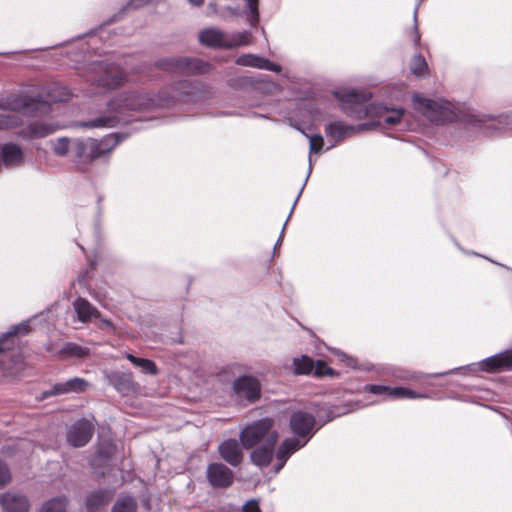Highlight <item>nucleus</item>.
I'll use <instances>...</instances> for the list:
<instances>
[{"mask_svg": "<svg viewBox=\"0 0 512 512\" xmlns=\"http://www.w3.org/2000/svg\"><path fill=\"white\" fill-rule=\"evenodd\" d=\"M89 387L90 384L87 380L80 377H74L64 382L55 383L51 389L43 391L39 398L44 400L57 395L82 393L85 392Z\"/></svg>", "mask_w": 512, "mask_h": 512, "instance_id": "2eb2a0df", "label": "nucleus"}, {"mask_svg": "<svg viewBox=\"0 0 512 512\" xmlns=\"http://www.w3.org/2000/svg\"><path fill=\"white\" fill-rule=\"evenodd\" d=\"M251 42V33L249 31L234 32L227 34V49L247 46Z\"/></svg>", "mask_w": 512, "mask_h": 512, "instance_id": "cd10ccee", "label": "nucleus"}, {"mask_svg": "<svg viewBox=\"0 0 512 512\" xmlns=\"http://www.w3.org/2000/svg\"><path fill=\"white\" fill-rule=\"evenodd\" d=\"M335 95L339 99L343 110L351 116H358L361 113L368 116H377L379 123L393 126L401 121L404 114L403 109H390L380 104H370L367 106L366 102L370 95L357 90L336 92Z\"/></svg>", "mask_w": 512, "mask_h": 512, "instance_id": "20e7f679", "label": "nucleus"}, {"mask_svg": "<svg viewBox=\"0 0 512 512\" xmlns=\"http://www.w3.org/2000/svg\"><path fill=\"white\" fill-rule=\"evenodd\" d=\"M199 41L207 47L227 49V33L216 27L203 29Z\"/></svg>", "mask_w": 512, "mask_h": 512, "instance_id": "4be33fe9", "label": "nucleus"}, {"mask_svg": "<svg viewBox=\"0 0 512 512\" xmlns=\"http://www.w3.org/2000/svg\"><path fill=\"white\" fill-rule=\"evenodd\" d=\"M30 331L29 321H23L11 327L9 331L0 337V367L10 376H15L23 368V359L20 353H12L8 359L6 352L12 350L18 334H28Z\"/></svg>", "mask_w": 512, "mask_h": 512, "instance_id": "6e6552de", "label": "nucleus"}, {"mask_svg": "<svg viewBox=\"0 0 512 512\" xmlns=\"http://www.w3.org/2000/svg\"><path fill=\"white\" fill-rule=\"evenodd\" d=\"M249 11L247 19L252 27L259 22V0H244Z\"/></svg>", "mask_w": 512, "mask_h": 512, "instance_id": "f704fd0d", "label": "nucleus"}, {"mask_svg": "<svg viewBox=\"0 0 512 512\" xmlns=\"http://www.w3.org/2000/svg\"><path fill=\"white\" fill-rule=\"evenodd\" d=\"M206 478L213 488H228L234 482V472L225 464L214 462L208 465Z\"/></svg>", "mask_w": 512, "mask_h": 512, "instance_id": "4468645a", "label": "nucleus"}, {"mask_svg": "<svg viewBox=\"0 0 512 512\" xmlns=\"http://www.w3.org/2000/svg\"><path fill=\"white\" fill-rule=\"evenodd\" d=\"M235 398L246 401L249 404L255 403L261 397V384L259 380L251 375H242L236 378L232 384Z\"/></svg>", "mask_w": 512, "mask_h": 512, "instance_id": "9b49d317", "label": "nucleus"}, {"mask_svg": "<svg viewBox=\"0 0 512 512\" xmlns=\"http://www.w3.org/2000/svg\"><path fill=\"white\" fill-rule=\"evenodd\" d=\"M417 12H418V6H416L415 10H414V28H413V41H414V44L415 46H418L419 43H420V32L418 30V26H417Z\"/></svg>", "mask_w": 512, "mask_h": 512, "instance_id": "c03bdc74", "label": "nucleus"}, {"mask_svg": "<svg viewBox=\"0 0 512 512\" xmlns=\"http://www.w3.org/2000/svg\"><path fill=\"white\" fill-rule=\"evenodd\" d=\"M127 359L135 366L141 368L145 373L156 375L158 372L156 364L149 359L139 358L132 354L127 355Z\"/></svg>", "mask_w": 512, "mask_h": 512, "instance_id": "2f4dec72", "label": "nucleus"}, {"mask_svg": "<svg viewBox=\"0 0 512 512\" xmlns=\"http://www.w3.org/2000/svg\"><path fill=\"white\" fill-rule=\"evenodd\" d=\"M479 368L489 373L512 369V348L482 360Z\"/></svg>", "mask_w": 512, "mask_h": 512, "instance_id": "a211bd4d", "label": "nucleus"}, {"mask_svg": "<svg viewBox=\"0 0 512 512\" xmlns=\"http://www.w3.org/2000/svg\"><path fill=\"white\" fill-rule=\"evenodd\" d=\"M260 56L254 54H242L240 55L235 63L240 66L258 68Z\"/></svg>", "mask_w": 512, "mask_h": 512, "instance_id": "4c0bfd02", "label": "nucleus"}, {"mask_svg": "<svg viewBox=\"0 0 512 512\" xmlns=\"http://www.w3.org/2000/svg\"><path fill=\"white\" fill-rule=\"evenodd\" d=\"M364 390L374 394L381 396L384 400L386 399H417V398H427L428 395L426 393H417L411 389L404 387H390L386 385H378V384H369L364 387Z\"/></svg>", "mask_w": 512, "mask_h": 512, "instance_id": "ddd939ff", "label": "nucleus"}, {"mask_svg": "<svg viewBox=\"0 0 512 512\" xmlns=\"http://www.w3.org/2000/svg\"><path fill=\"white\" fill-rule=\"evenodd\" d=\"M104 327L108 328V329H111V330H114L113 323L109 319H106V318L100 319L99 328L103 329Z\"/></svg>", "mask_w": 512, "mask_h": 512, "instance_id": "de8ad7c7", "label": "nucleus"}, {"mask_svg": "<svg viewBox=\"0 0 512 512\" xmlns=\"http://www.w3.org/2000/svg\"><path fill=\"white\" fill-rule=\"evenodd\" d=\"M313 374L316 377H334L337 375V372L329 367L325 361L317 360L314 365Z\"/></svg>", "mask_w": 512, "mask_h": 512, "instance_id": "c9c22d12", "label": "nucleus"}, {"mask_svg": "<svg viewBox=\"0 0 512 512\" xmlns=\"http://www.w3.org/2000/svg\"><path fill=\"white\" fill-rule=\"evenodd\" d=\"M371 124L362 123L358 125L346 124L343 121H333L326 125L325 134L333 141L327 149L335 147L346 138L352 137L360 132L370 129Z\"/></svg>", "mask_w": 512, "mask_h": 512, "instance_id": "f8f14e48", "label": "nucleus"}, {"mask_svg": "<svg viewBox=\"0 0 512 512\" xmlns=\"http://www.w3.org/2000/svg\"><path fill=\"white\" fill-rule=\"evenodd\" d=\"M347 412H348V410H347V409H344V408H342L341 410H340V409H337V411H334L333 409H330V410H329V415H328V418H327L326 422H329V421L333 420V419H334V418H336V417H339V416H341V415H344V414H346Z\"/></svg>", "mask_w": 512, "mask_h": 512, "instance_id": "49530a36", "label": "nucleus"}, {"mask_svg": "<svg viewBox=\"0 0 512 512\" xmlns=\"http://www.w3.org/2000/svg\"><path fill=\"white\" fill-rule=\"evenodd\" d=\"M258 69L280 73L282 67L279 64L270 61L269 59L260 57Z\"/></svg>", "mask_w": 512, "mask_h": 512, "instance_id": "ea45409f", "label": "nucleus"}, {"mask_svg": "<svg viewBox=\"0 0 512 512\" xmlns=\"http://www.w3.org/2000/svg\"><path fill=\"white\" fill-rule=\"evenodd\" d=\"M242 512H261L259 501L250 499L242 505Z\"/></svg>", "mask_w": 512, "mask_h": 512, "instance_id": "37998d69", "label": "nucleus"}, {"mask_svg": "<svg viewBox=\"0 0 512 512\" xmlns=\"http://www.w3.org/2000/svg\"><path fill=\"white\" fill-rule=\"evenodd\" d=\"M137 501L131 496L119 497L114 503L111 512H137Z\"/></svg>", "mask_w": 512, "mask_h": 512, "instance_id": "7c9ffc66", "label": "nucleus"}, {"mask_svg": "<svg viewBox=\"0 0 512 512\" xmlns=\"http://www.w3.org/2000/svg\"><path fill=\"white\" fill-rule=\"evenodd\" d=\"M60 129V126L48 121H33L24 127L19 135L24 139L44 138Z\"/></svg>", "mask_w": 512, "mask_h": 512, "instance_id": "6ab92c4d", "label": "nucleus"}, {"mask_svg": "<svg viewBox=\"0 0 512 512\" xmlns=\"http://www.w3.org/2000/svg\"><path fill=\"white\" fill-rule=\"evenodd\" d=\"M93 433L94 427L91 422L86 419H79L70 426L66 438L72 446L82 447L90 441Z\"/></svg>", "mask_w": 512, "mask_h": 512, "instance_id": "dca6fc26", "label": "nucleus"}, {"mask_svg": "<svg viewBox=\"0 0 512 512\" xmlns=\"http://www.w3.org/2000/svg\"><path fill=\"white\" fill-rule=\"evenodd\" d=\"M72 141L73 139L71 140L67 137L58 138L53 143L54 154L63 157L70 153V157L72 158Z\"/></svg>", "mask_w": 512, "mask_h": 512, "instance_id": "473e14b6", "label": "nucleus"}, {"mask_svg": "<svg viewBox=\"0 0 512 512\" xmlns=\"http://www.w3.org/2000/svg\"><path fill=\"white\" fill-rule=\"evenodd\" d=\"M188 2L193 6L200 7L203 5L204 0H188Z\"/></svg>", "mask_w": 512, "mask_h": 512, "instance_id": "8fccbe9b", "label": "nucleus"}, {"mask_svg": "<svg viewBox=\"0 0 512 512\" xmlns=\"http://www.w3.org/2000/svg\"><path fill=\"white\" fill-rule=\"evenodd\" d=\"M285 226H286V223L284 224V226H283V228H282V232H281V234H280V236H279V238H278V240H277V242H276V244H275L274 249H276V247H277L278 245H280V243H281V241H282L283 234H284V230H285Z\"/></svg>", "mask_w": 512, "mask_h": 512, "instance_id": "603ef678", "label": "nucleus"}, {"mask_svg": "<svg viewBox=\"0 0 512 512\" xmlns=\"http://www.w3.org/2000/svg\"><path fill=\"white\" fill-rule=\"evenodd\" d=\"M155 66L161 70L181 74H202L209 71L210 65L197 58L170 57L156 61Z\"/></svg>", "mask_w": 512, "mask_h": 512, "instance_id": "1a4fd4ad", "label": "nucleus"}, {"mask_svg": "<svg viewBox=\"0 0 512 512\" xmlns=\"http://www.w3.org/2000/svg\"><path fill=\"white\" fill-rule=\"evenodd\" d=\"M311 171H312V164H311V159H310V160H309V167H308V174H307V176H306V178H305L304 184L302 185L301 189L299 190V193H298V195H297V197H296V199H295V201H294V204H293L292 209H291V211H290L289 217L291 216L292 211H293V209H294V207H295V205H296V203H297L298 199L300 198V196H301V194H302V192H303V190H304V187H305V185H306V183H307V181H308V178H309V176H310V174H311Z\"/></svg>", "mask_w": 512, "mask_h": 512, "instance_id": "a18cd8bd", "label": "nucleus"}, {"mask_svg": "<svg viewBox=\"0 0 512 512\" xmlns=\"http://www.w3.org/2000/svg\"><path fill=\"white\" fill-rule=\"evenodd\" d=\"M143 70L141 68H138V69H135L134 72L135 73H139V72H142Z\"/></svg>", "mask_w": 512, "mask_h": 512, "instance_id": "864d4df0", "label": "nucleus"}, {"mask_svg": "<svg viewBox=\"0 0 512 512\" xmlns=\"http://www.w3.org/2000/svg\"><path fill=\"white\" fill-rule=\"evenodd\" d=\"M241 443L236 439H227L218 447L220 457L233 467H237L243 460Z\"/></svg>", "mask_w": 512, "mask_h": 512, "instance_id": "aec40b11", "label": "nucleus"}, {"mask_svg": "<svg viewBox=\"0 0 512 512\" xmlns=\"http://www.w3.org/2000/svg\"><path fill=\"white\" fill-rule=\"evenodd\" d=\"M111 383L122 395H127L134 391V383L130 375L124 373L114 374L111 378Z\"/></svg>", "mask_w": 512, "mask_h": 512, "instance_id": "bb28decb", "label": "nucleus"}, {"mask_svg": "<svg viewBox=\"0 0 512 512\" xmlns=\"http://www.w3.org/2000/svg\"><path fill=\"white\" fill-rule=\"evenodd\" d=\"M88 36L87 42L79 37L77 44L67 52L71 64L76 69H83L82 75L86 81L96 87L113 90L124 85L128 81V76L120 65L106 61H92L85 64L92 50L93 53H97L95 46L99 42L95 34L90 33Z\"/></svg>", "mask_w": 512, "mask_h": 512, "instance_id": "f03ea898", "label": "nucleus"}, {"mask_svg": "<svg viewBox=\"0 0 512 512\" xmlns=\"http://www.w3.org/2000/svg\"><path fill=\"white\" fill-rule=\"evenodd\" d=\"M22 120L13 114H0V130L11 129L19 126Z\"/></svg>", "mask_w": 512, "mask_h": 512, "instance_id": "e433bc0d", "label": "nucleus"}, {"mask_svg": "<svg viewBox=\"0 0 512 512\" xmlns=\"http://www.w3.org/2000/svg\"><path fill=\"white\" fill-rule=\"evenodd\" d=\"M2 159L6 167L19 166L23 162L21 148L15 143H6L1 149Z\"/></svg>", "mask_w": 512, "mask_h": 512, "instance_id": "393cba45", "label": "nucleus"}, {"mask_svg": "<svg viewBox=\"0 0 512 512\" xmlns=\"http://www.w3.org/2000/svg\"><path fill=\"white\" fill-rule=\"evenodd\" d=\"M73 309L77 315V319L82 323L92 321V319H99L100 312L88 300L82 297H77L73 302Z\"/></svg>", "mask_w": 512, "mask_h": 512, "instance_id": "5701e85b", "label": "nucleus"}, {"mask_svg": "<svg viewBox=\"0 0 512 512\" xmlns=\"http://www.w3.org/2000/svg\"><path fill=\"white\" fill-rule=\"evenodd\" d=\"M148 1L149 0H130L129 5L136 8L147 3Z\"/></svg>", "mask_w": 512, "mask_h": 512, "instance_id": "09e8293b", "label": "nucleus"}, {"mask_svg": "<svg viewBox=\"0 0 512 512\" xmlns=\"http://www.w3.org/2000/svg\"><path fill=\"white\" fill-rule=\"evenodd\" d=\"M60 353L65 357L84 358L89 354V348L73 342H67L61 348Z\"/></svg>", "mask_w": 512, "mask_h": 512, "instance_id": "c85d7f7f", "label": "nucleus"}, {"mask_svg": "<svg viewBox=\"0 0 512 512\" xmlns=\"http://www.w3.org/2000/svg\"><path fill=\"white\" fill-rule=\"evenodd\" d=\"M273 420L271 418H262L254 423L247 425L240 433V441L244 448L250 449L260 443L263 439L268 441L272 430Z\"/></svg>", "mask_w": 512, "mask_h": 512, "instance_id": "9d476101", "label": "nucleus"}, {"mask_svg": "<svg viewBox=\"0 0 512 512\" xmlns=\"http://www.w3.org/2000/svg\"><path fill=\"white\" fill-rule=\"evenodd\" d=\"M69 501L65 496H57L45 501L38 512H69Z\"/></svg>", "mask_w": 512, "mask_h": 512, "instance_id": "a878e982", "label": "nucleus"}, {"mask_svg": "<svg viewBox=\"0 0 512 512\" xmlns=\"http://www.w3.org/2000/svg\"><path fill=\"white\" fill-rule=\"evenodd\" d=\"M121 141L118 134H109L100 140L73 139L71 160L78 171L85 172L94 160L110 154Z\"/></svg>", "mask_w": 512, "mask_h": 512, "instance_id": "39448f33", "label": "nucleus"}, {"mask_svg": "<svg viewBox=\"0 0 512 512\" xmlns=\"http://www.w3.org/2000/svg\"><path fill=\"white\" fill-rule=\"evenodd\" d=\"M303 135H305L309 139V150L310 153H318L322 149L323 146V137L320 134L310 136L306 134L303 130H300Z\"/></svg>", "mask_w": 512, "mask_h": 512, "instance_id": "58836bf2", "label": "nucleus"}, {"mask_svg": "<svg viewBox=\"0 0 512 512\" xmlns=\"http://www.w3.org/2000/svg\"><path fill=\"white\" fill-rule=\"evenodd\" d=\"M414 109L435 124L454 121L460 109L457 104L444 99H428L415 94L413 96Z\"/></svg>", "mask_w": 512, "mask_h": 512, "instance_id": "0eeeda50", "label": "nucleus"}, {"mask_svg": "<svg viewBox=\"0 0 512 512\" xmlns=\"http://www.w3.org/2000/svg\"><path fill=\"white\" fill-rule=\"evenodd\" d=\"M468 124L479 130H484L485 128L488 127L486 125V120H484L483 118H479L478 116L475 115L469 116Z\"/></svg>", "mask_w": 512, "mask_h": 512, "instance_id": "79ce46f5", "label": "nucleus"}, {"mask_svg": "<svg viewBox=\"0 0 512 512\" xmlns=\"http://www.w3.org/2000/svg\"><path fill=\"white\" fill-rule=\"evenodd\" d=\"M208 9L211 11V13L216 14L217 13V5L215 3H209Z\"/></svg>", "mask_w": 512, "mask_h": 512, "instance_id": "3c124183", "label": "nucleus"}, {"mask_svg": "<svg viewBox=\"0 0 512 512\" xmlns=\"http://www.w3.org/2000/svg\"><path fill=\"white\" fill-rule=\"evenodd\" d=\"M277 439V432L271 433L268 441L264 445L257 447L251 452L250 458L253 464L262 468L268 466L271 463L274 445Z\"/></svg>", "mask_w": 512, "mask_h": 512, "instance_id": "412c9836", "label": "nucleus"}, {"mask_svg": "<svg viewBox=\"0 0 512 512\" xmlns=\"http://www.w3.org/2000/svg\"><path fill=\"white\" fill-rule=\"evenodd\" d=\"M0 505L4 512H29L30 501L20 492L8 491L0 495Z\"/></svg>", "mask_w": 512, "mask_h": 512, "instance_id": "f3484780", "label": "nucleus"}, {"mask_svg": "<svg viewBox=\"0 0 512 512\" xmlns=\"http://www.w3.org/2000/svg\"><path fill=\"white\" fill-rule=\"evenodd\" d=\"M315 362L312 358L302 355L293 360L294 373L297 375H308L313 372Z\"/></svg>", "mask_w": 512, "mask_h": 512, "instance_id": "c756f323", "label": "nucleus"}, {"mask_svg": "<svg viewBox=\"0 0 512 512\" xmlns=\"http://www.w3.org/2000/svg\"><path fill=\"white\" fill-rule=\"evenodd\" d=\"M113 493L108 489H100L90 493L86 497V509L88 512H98L112 499Z\"/></svg>", "mask_w": 512, "mask_h": 512, "instance_id": "b1692460", "label": "nucleus"}, {"mask_svg": "<svg viewBox=\"0 0 512 512\" xmlns=\"http://www.w3.org/2000/svg\"><path fill=\"white\" fill-rule=\"evenodd\" d=\"M289 427L294 437L286 438L279 446L276 452L278 463L275 467V473H278L284 467L288 458L303 448L319 429L316 417L303 410L292 412Z\"/></svg>", "mask_w": 512, "mask_h": 512, "instance_id": "7ed1b4c3", "label": "nucleus"}, {"mask_svg": "<svg viewBox=\"0 0 512 512\" xmlns=\"http://www.w3.org/2000/svg\"><path fill=\"white\" fill-rule=\"evenodd\" d=\"M410 69L416 76L423 77L428 72V65L425 58L420 54H416L411 60Z\"/></svg>", "mask_w": 512, "mask_h": 512, "instance_id": "72a5a7b5", "label": "nucleus"}, {"mask_svg": "<svg viewBox=\"0 0 512 512\" xmlns=\"http://www.w3.org/2000/svg\"><path fill=\"white\" fill-rule=\"evenodd\" d=\"M11 480V474L7 465L0 461V487L5 486Z\"/></svg>", "mask_w": 512, "mask_h": 512, "instance_id": "a19ab883", "label": "nucleus"}, {"mask_svg": "<svg viewBox=\"0 0 512 512\" xmlns=\"http://www.w3.org/2000/svg\"><path fill=\"white\" fill-rule=\"evenodd\" d=\"M199 97L197 83L184 80L166 87L157 95L137 91H123L107 102L106 111L91 120L77 124L81 128H112L131 121V112L149 111L153 108H169L176 103L196 101Z\"/></svg>", "mask_w": 512, "mask_h": 512, "instance_id": "f257e3e1", "label": "nucleus"}, {"mask_svg": "<svg viewBox=\"0 0 512 512\" xmlns=\"http://www.w3.org/2000/svg\"><path fill=\"white\" fill-rule=\"evenodd\" d=\"M71 94L66 88H60L59 94H49L48 102H62L70 98ZM47 101L41 95L30 96L26 94H10L0 98V109L13 112H33L40 107L46 108Z\"/></svg>", "mask_w": 512, "mask_h": 512, "instance_id": "423d86ee", "label": "nucleus"}]
</instances>
